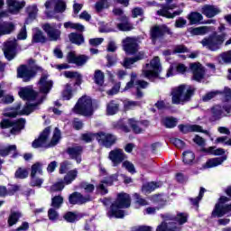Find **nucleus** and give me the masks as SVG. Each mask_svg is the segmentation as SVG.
I'll return each instance as SVG.
<instances>
[{"label":"nucleus","mask_w":231,"mask_h":231,"mask_svg":"<svg viewBox=\"0 0 231 231\" xmlns=\"http://www.w3.org/2000/svg\"><path fill=\"white\" fill-rule=\"evenodd\" d=\"M20 98L23 100H28V102H32L36 100L35 104L27 103L25 106L21 110V105H17L14 108H10L5 110L4 116H9L11 118H15L17 115H30L32 111L39 109V104H41V97L37 92L33 91L32 87L22 88L18 92Z\"/></svg>","instance_id":"f257e3e1"},{"label":"nucleus","mask_w":231,"mask_h":231,"mask_svg":"<svg viewBox=\"0 0 231 231\" xmlns=\"http://www.w3.org/2000/svg\"><path fill=\"white\" fill-rule=\"evenodd\" d=\"M51 131V129L50 127L42 131L39 138L32 142V145L33 149H39V147H55V145L60 142V130H59V128H55L51 142L48 140Z\"/></svg>","instance_id":"f03ea898"},{"label":"nucleus","mask_w":231,"mask_h":231,"mask_svg":"<svg viewBox=\"0 0 231 231\" xmlns=\"http://www.w3.org/2000/svg\"><path fill=\"white\" fill-rule=\"evenodd\" d=\"M131 207V197L126 193H120L117 199L111 206L110 210L107 212L108 217H124V211L121 208H129Z\"/></svg>","instance_id":"7ed1b4c3"},{"label":"nucleus","mask_w":231,"mask_h":231,"mask_svg":"<svg viewBox=\"0 0 231 231\" xmlns=\"http://www.w3.org/2000/svg\"><path fill=\"white\" fill-rule=\"evenodd\" d=\"M187 217L186 213H179L176 217L172 215H167L164 218V222L157 226L156 231H180V227L176 226V223L183 225L187 223Z\"/></svg>","instance_id":"20e7f679"},{"label":"nucleus","mask_w":231,"mask_h":231,"mask_svg":"<svg viewBox=\"0 0 231 231\" xmlns=\"http://www.w3.org/2000/svg\"><path fill=\"white\" fill-rule=\"evenodd\" d=\"M192 95H194L192 88L180 85L171 89V102L176 105L186 104L190 100Z\"/></svg>","instance_id":"39448f33"},{"label":"nucleus","mask_w":231,"mask_h":231,"mask_svg":"<svg viewBox=\"0 0 231 231\" xmlns=\"http://www.w3.org/2000/svg\"><path fill=\"white\" fill-rule=\"evenodd\" d=\"M37 71H42V69L35 65V60H29V65H22L17 69L19 79H23V82H29L37 74Z\"/></svg>","instance_id":"423d86ee"},{"label":"nucleus","mask_w":231,"mask_h":231,"mask_svg":"<svg viewBox=\"0 0 231 231\" xmlns=\"http://www.w3.org/2000/svg\"><path fill=\"white\" fill-rule=\"evenodd\" d=\"M74 113L83 116H91L93 115V101L88 96L81 97L73 108Z\"/></svg>","instance_id":"0eeeda50"},{"label":"nucleus","mask_w":231,"mask_h":231,"mask_svg":"<svg viewBox=\"0 0 231 231\" xmlns=\"http://www.w3.org/2000/svg\"><path fill=\"white\" fill-rule=\"evenodd\" d=\"M160 73H162V63H160L159 57H154L150 63H147L143 68V76H144L145 79H149V80L158 79Z\"/></svg>","instance_id":"6e6552de"},{"label":"nucleus","mask_w":231,"mask_h":231,"mask_svg":"<svg viewBox=\"0 0 231 231\" xmlns=\"http://www.w3.org/2000/svg\"><path fill=\"white\" fill-rule=\"evenodd\" d=\"M225 42V35L213 34L201 41L202 46L210 50V51H217Z\"/></svg>","instance_id":"1a4fd4ad"},{"label":"nucleus","mask_w":231,"mask_h":231,"mask_svg":"<svg viewBox=\"0 0 231 231\" xmlns=\"http://www.w3.org/2000/svg\"><path fill=\"white\" fill-rule=\"evenodd\" d=\"M45 14L47 17H53V14H62L66 11L64 0H49L45 3Z\"/></svg>","instance_id":"9d476101"},{"label":"nucleus","mask_w":231,"mask_h":231,"mask_svg":"<svg viewBox=\"0 0 231 231\" xmlns=\"http://www.w3.org/2000/svg\"><path fill=\"white\" fill-rule=\"evenodd\" d=\"M229 201L227 197H220L219 202L216 204L215 208L212 212L213 217H223L225 214H229L231 216V204L224 205L223 203H226Z\"/></svg>","instance_id":"9b49d317"},{"label":"nucleus","mask_w":231,"mask_h":231,"mask_svg":"<svg viewBox=\"0 0 231 231\" xmlns=\"http://www.w3.org/2000/svg\"><path fill=\"white\" fill-rule=\"evenodd\" d=\"M61 23H45L42 25L44 32L51 41H59L60 39Z\"/></svg>","instance_id":"f8f14e48"},{"label":"nucleus","mask_w":231,"mask_h":231,"mask_svg":"<svg viewBox=\"0 0 231 231\" xmlns=\"http://www.w3.org/2000/svg\"><path fill=\"white\" fill-rule=\"evenodd\" d=\"M25 124H26V120H24V119H19L15 123H13L12 121H10L8 119H4L0 123V127L2 129H6L8 127H13L11 129V134H17V133H19L21 131V129H24Z\"/></svg>","instance_id":"ddd939ff"},{"label":"nucleus","mask_w":231,"mask_h":231,"mask_svg":"<svg viewBox=\"0 0 231 231\" xmlns=\"http://www.w3.org/2000/svg\"><path fill=\"white\" fill-rule=\"evenodd\" d=\"M96 136L98 143L104 147L109 148L116 143V136L113 134L99 132Z\"/></svg>","instance_id":"4468645a"},{"label":"nucleus","mask_w":231,"mask_h":231,"mask_svg":"<svg viewBox=\"0 0 231 231\" xmlns=\"http://www.w3.org/2000/svg\"><path fill=\"white\" fill-rule=\"evenodd\" d=\"M15 48H17V40L10 39L4 43L3 51L7 60H13L15 57Z\"/></svg>","instance_id":"2eb2a0df"},{"label":"nucleus","mask_w":231,"mask_h":231,"mask_svg":"<svg viewBox=\"0 0 231 231\" xmlns=\"http://www.w3.org/2000/svg\"><path fill=\"white\" fill-rule=\"evenodd\" d=\"M2 17H8V11L0 13V23H3V19H1ZM13 32H15V23L5 22L0 25V35H10Z\"/></svg>","instance_id":"dca6fc26"},{"label":"nucleus","mask_w":231,"mask_h":231,"mask_svg":"<svg viewBox=\"0 0 231 231\" xmlns=\"http://www.w3.org/2000/svg\"><path fill=\"white\" fill-rule=\"evenodd\" d=\"M89 60L88 56L78 55L75 51H69L67 54V61L69 64H75L76 66H84Z\"/></svg>","instance_id":"f3484780"},{"label":"nucleus","mask_w":231,"mask_h":231,"mask_svg":"<svg viewBox=\"0 0 231 231\" xmlns=\"http://www.w3.org/2000/svg\"><path fill=\"white\" fill-rule=\"evenodd\" d=\"M109 160L112 162L114 167L120 165L124 160L127 159V155L124 153V150L116 148L109 152Z\"/></svg>","instance_id":"a211bd4d"},{"label":"nucleus","mask_w":231,"mask_h":231,"mask_svg":"<svg viewBox=\"0 0 231 231\" xmlns=\"http://www.w3.org/2000/svg\"><path fill=\"white\" fill-rule=\"evenodd\" d=\"M40 93L42 95H48L50 91H51V88H53V81L48 79V73L44 72L41 79L38 83Z\"/></svg>","instance_id":"6ab92c4d"},{"label":"nucleus","mask_w":231,"mask_h":231,"mask_svg":"<svg viewBox=\"0 0 231 231\" xmlns=\"http://www.w3.org/2000/svg\"><path fill=\"white\" fill-rule=\"evenodd\" d=\"M123 48L125 53L133 55L138 51V42L134 38L127 37L123 40Z\"/></svg>","instance_id":"aec40b11"},{"label":"nucleus","mask_w":231,"mask_h":231,"mask_svg":"<svg viewBox=\"0 0 231 231\" xmlns=\"http://www.w3.org/2000/svg\"><path fill=\"white\" fill-rule=\"evenodd\" d=\"M189 69L193 73V80L201 82L205 79V68L200 63H190Z\"/></svg>","instance_id":"412c9836"},{"label":"nucleus","mask_w":231,"mask_h":231,"mask_svg":"<svg viewBox=\"0 0 231 231\" xmlns=\"http://www.w3.org/2000/svg\"><path fill=\"white\" fill-rule=\"evenodd\" d=\"M162 9L157 11V15H161L162 17H166V19H174L177 15L181 14V11H175L171 13L169 10H174L176 8V5H170L167 6L159 5Z\"/></svg>","instance_id":"4be33fe9"},{"label":"nucleus","mask_w":231,"mask_h":231,"mask_svg":"<svg viewBox=\"0 0 231 231\" xmlns=\"http://www.w3.org/2000/svg\"><path fill=\"white\" fill-rule=\"evenodd\" d=\"M179 129L181 133H203L207 136H210V131L203 130V128L198 125H180Z\"/></svg>","instance_id":"5701e85b"},{"label":"nucleus","mask_w":231,"mask_h":231,"mask_svg":"<svg viewBox=\"0 0 231 231\" xmlns=\"http://www.w3.org/2000/svg\"><path fill=\"white\" fill-rule=\"evenodd\" d=\"M8 12L13 14V15L17 14L18 12L24 8L26 2L19 0H7Z\"/></svg>","instance_id":"b1692460"},{"label":"nucleus","mask_w":231,"mask_h":231,"mask_svg":"<svg viewBox=\"0 0 231 231\" xmlns=\"http://www.w3.org/2000/svg\"><path fill=\"white\" fill-rule=\"evenodd\" d=\"M69 201L71 205H82L91 201V198L89 196L84 197L79 192H74L69 197Z\"/></svg>","instance_id":"393cba45"},{"label":"nucleus","mask_w":231,"mask_h":231,"mask_svg":"<svg viewBox=\"0 0 231 231\" xmlns=\"http://www.w3.org/2000/svg\"><path fill=\"white\" fill-rule=\"evenodd\" d=\"M163 33H171V29H169V27L166 25L153 27L151 32L153 42L156 41V39H160Z\"/></svg>","instance_id":"a878e982"},{"label":"nucleus","mask_w":231,"mask_h":231,"mask_svg":"<svg viewBox=\"0 0 231 231\" xmlns=\"http://www.w3.org/2000/svg\"><path fill=\"white\" fill-rule=\"evenodd\" d=\"M128 124L129 125H131L133 131L135 132L136 134H140V133L143 131V127H142L143 125H145V126L149 125V122L147 121L140 122V121H136V119L134 118L129 119Z\"/></svg>","instance_id":"bb28decb"},{"label":"nucleus","mask_w":231,"mask_h":231,"mask_svg":"<svg viewBox=\"0 0 231 231\" xmlns=\"http://www.w3.org/2000/svg\"><path fill=\"white\" fill-rule=\"evenodd\" d=\"M175 69L176 70L174 69V66L171 65L167 70L166 77H174L176 73H180L183 75V73L187 71V66H185L183 63H179Z\"/></svg>","instance_id":"cd10ccee"},{"label":"nucleus","mask_w":231,"mask_h":231,"mask_svg":"<svg viewBox=\"0 0 231 231\" xmlns=\"http://www.w3.org/2000/svg\"><path fill=\"white\" fill-rule=\"evenodd\" d=\"M202 14L206 15V17H215L217 14H221V9L215 5H204L202 7Z\"/></svg>","instance_id":"c85d7f7f"},{"label":"nucleus","mask_w":231,"mask_h":231,"mask_svg":"<svg viewBox=\"0 0 231 231\" xmlns=\"http://www.w3.org/2000/svg\"><path fill=\"white\" fill-rule=\"evenodd\" d=\"M68 154L72 158V160H76L77 163H80L82 162V159L80 158V154H82V147H70L68 149Z\"/></svg>","instance_id":"c756f323"},{"label":"nucleus","mask_w":231,"mask_h":231,"mask_svg":"<svg viewBox=\"0 0 231 231\" xmlns=\"http://www.w3.org/2000/svg\"><path fill=\"white\" fill-rule=\"evenodd\" d=\"M226 160V157H225V156L209 159L206 162L204 169H212V167H217V166L221 165V163H223V162H225Z\"/></svg>","instance_id":"7c9ffc66"},{"label":"nucleus","mask_w":231,"mask_h":231,"mask_svg":"<svg viewBox=\"0 0 231 231\" xmlns=\"http://www.w3.org/2000/svg\"><path fill=\"white\" fill-rule=\"evenodd\" d=\"M143 57H144L143 52H140L134 58H125L124 60V67L127 68L129 69L133 68V64H134V62H138V60H142V59H143Z\"/></svg>","instance_id":"2f4dec72"},{"label":"nucleus","mask_w":231,"mask_h":231,"mask_svg":"<svg viewBox=\"0 0 231 231\" xmlns=\"http://www.w3.org/2000/svg\"><path fill=\"white\" fill-rule=\"evenodd\" d=\"M79 175V171L77 170H71L68 171V173L64 177V183L65 185H70V183H73L75 180H77V176Z\"/></svg>","instance_id":"473e14b6"},{"label":"nucleus","mask_w":231,"mask_h":231,"mask_svg":"<svg viewBox=\"0 0 231 231\" xmlns=\"http://www.w3.org/2000/svg\"><path fill=\"white\" fill-rule=\"evenodd\" d=\"M23 215L19 211H11V214L9 215L7 223L9 226H14V225H17V222L19 221V218Z\"/></svg>","instance_id":"72a5a7b5"},{"label":"nucleus","mask_w":231,"mask_h":231,"mask_svg":"<svg viewBox=\"0 0 231 231\" xmlns=\"http://www.w3.org/2000/svg\"><path fill=\"white\" fill-rule=\"evenodd\" d=\"M189 33H191V35H205L210 32V29L207 26H202V27L189 28Z\"/></svg>","instance_id":"f704fd0d"},{"label":"nucleus","mask_w":231,"mask_h":231,"mask_svg":"<svg viewBox=\"0 0 231 231\" xmlns=\"http://www.w3.org/2000/svg\"><path fill=\"white\" fill-rule=\"evenodd\" d=\"M117 28L121 32H131L133 30V25L127 21L125 16H123V22L117 23Z\"/></svg>","instance_id":"c9c22d12"},{"label":"nucleus","mask_w":231,"mask_h":231,"mask_svg":"<svg viewBox=\"0 0 231 231\" xmlns=\"http://www.w3.org/2000/svg\"><path fill=\"white\" fill-rule=\"evenodd\" d=\"M69 39L70 42H72L73 44H77L78 46H80V44H83L84 42V36H82V34H79L75 32H71L69 35Z\"/></svg>","instance_id":"e433bc0d"},{"label":"nucleus","mask_w":231,"mask_h":231,"mask_svg":"<svg viewBox=\"0 0 231 231\" xmlns=\"http://www.w3.org/2000/svg\"><path fill=\"white\" fill-rule=\"evenodd\" d=\"M46 37L42 34V31L34 29L32 35V42H45Z\"/></svg>","instance_id":"4c0bfd02"},{"label":"nucleus","mask_w":231,"mask_h":231,"mask_svg":"<svg viewBox=\"0 0 231 231\" xmlns=\"http://www.w3.org/2000/svg\"><path fill=\"white\" fill-rule=\"evenodd\" d=\"M217 60L220 64H230L231 63V51L223 52L217 57Z\"/></svg>","instance_id":"58836bf2"},{"label":"nucleus","mask_w":231,"mask_h":231,"mask_svg":"<svg viewBox=\"0 0 231 231\" xmlns=\"http://www.w3.org/2000/svg\"><path fill=\"white\" fill-rule=\"evenodd\" d=\"M104 72L100 69L95 70L94 73V82L97 84V86H104Z\"/></svg>","instance_id":"ea45409f"},{"label":"nucleus","mask_w":231,"mask_h":231,"mask_svg":"<svg viewBox=\"0 0 231 231\" xmlns=\"http://www.w3.org/2000/svg\"><path fill=\"white\" fill-rule=\"evenodd\" d=\"M107 185H113V180L111 179L102 180L101 183L97 186V190L100 194H107Z\"/></svg>","instance_id":"a19ab883"},{"label":"nucleus","mask_w":231,"mask_h":231,"mask_svg":"<svg viewBox=\"0 0 231 231\" xmlns=\"http://www.w3.org/2000/svg\"><path fill=\"white\" fill-rule=\"evenodd\" d=\"M63 26H64V28H66V30L70 28L71 30H77L78 32H84V25H82L80 23L66 22L63 23Z\"/></svg>","instance_id":"79ce46f5"},{"label":"nucleus","mask_w":231,"mask_h":231,"mask_svg":"<svg viewBox=\"0 0 231 231\" xmlns=\"http://www.w3.org/2000/svg\"><path fill=\"white\" fill-rule=\"evenodd\" d=\"M118 105L115 101H111L106 106V115L113 116L118 113Z\"/></svg>","instance_id":"37998d69"},{"label":"nucleus","mask_w":231,"mask_h":231,"mask_svg":"<svg viewBox=\"0 0 231 231\" xmlns=\"http://www.w3.org/2000/svg\"><path fill=\"white\" fill-rule=\"evenodd\" d=\"M64 77H66V79H76L77 84H80V82H82V75H80L79 72L65 71Z\"/></svg>","instance_id":"c03bdc74"},{"label":"nucleus","mask_w":231,"mask_h":231,"mask_svg":"<svg viewBox=\"0 0 231 231\" xmlns=\"http://www.w3.org/2000/svg\"><path fill=\"white\" fill-rule=\"evenodd\" d=\"M188 19L190 24H198V23L203 19V15L199 13H191L188 15Z\"/></svg>","instance_id":"a18cd8bd"},{"label":"nucleus","mask_w":231,"mask_h":231,"mask_svg":"<svg viewBox=\"0 0 231 231\" xmlns=\"http://www.w3.org/2000/svg\"><path fill=\"white\" fill-rule=\"evenodd\" d=\"M195 158L196 156L194 155V152H192L191 151H186L183 152V162L187 165H190V163L194 162Z\"/></svg>","instance_id":"49530a36"},{"label":"nucleus","mask_w":231,"mask_h":231,"mask_svg":"<svg viewBox=\"0 0 231 231\" xmlns=\"http://www.w3.org/2000/svg\"><path fill=\"white\" fill-rule=\"evenodd\" d=\"M162 124L163 125H165V127L168 128H172V127H176V125L178 124V120H176V118L174 117H164L162 119Z\"/></svg>","instance_id":"de8ad7c7"},{"label":"nucleus","mask_w":231,"mask_h":231,"mask_svg":"<svg viewBox=\"0 0 231 231\" xmlns=\"http://www.w3.org/2000/svg\"><path fill=\"white\" fill-rule=\"evenodd\" d=\"M42 175V164L40 162L34 163L31 168V176Z\"/></svg>","instance_id":"09e8293b"},{"label":"nucleus","mask_w":231,"mask_h":231,"mask_svg":"<svg viewBox=\"0 0 231 231\" xmlns=\"http://www.w3.org/2000/svg\"><path fill=\"white\" fill-rule=\"evenodd\" d=\"M38 13L39 9L37 8L36 5H29L27 7V14L29 15V19H35Z\"/></svg>","instance_id":"8fccbe9b"},{"label":"nucleus","mask_w":231,"mask_h":231,"mask_svg":"<svg viewBox=\"0 0 231 231\" xmlns=\"http://www.w3.org/2000/svg\"><path fill=\"white\" fill-rule=\"evenodd\" d=\"M42 183H44V180L37 177V175L31 176V187H38L41 189Z\"/></svg>","instance_id":"3c124183"},{"label":"nucleus","mask_w":231,"mask_h":231,"mask_svg":"<svg viewBox=\"0 0 231 231\" xmlns=\"http://www.w3.org/2000/svg\"><path fill=\"white\" fill-rule=\"evenodd\" d=\"M62 203H64V198L62 196H56L51 199V207L54 208H60Z\"/></svg>","instance_id":"603ef678"},{"label":"nucleus","mask_w":231,"mask_h":231,"mask_svg":"<svg viewBox=\"0 0 231 231\" xmlns=\"http://www.w3.org/2000/svg\"><path fill=\"white\" fill-rule=\"evenodd\" d=\"M17 151V146L15 145H10L7 148H4L0 151L1 156H8L10 152H13V154H15V152Z\"/></svg>","instance_id":"864d4df0"},{"label":"nucleus","mask_w":231,"mask_h":231,"mask_svg":"<svg viewBox=\"0 0 231 231\" xmlns=\"http://www.w3.org/2000/svg\"><path fill=\"white\" fill-rule=\"evenodd\" d=\"M14 176L20 180H24L25 178H28V170H26V168H19L15 171Z\"/></svg>","instance_id":"5fc2aeb1"},{"label":"nucleus","mask_w":231,"mask_h":231,"mask_svg":"<svg viewBox=\"0 0 231 231\" xmlns=\"http://www.w3.org/2000/svg\"><path fill=\"white\" fill-rule=\"evenodd\" d=\"M212 113L215 120H219V118H221V116H223V108L221 107V106H215L212 108Z\"/></svg>","instance_id":"6e6d98bb"},{"label":"nucleus","mask_w":231,"mask_h":231,"mask_svg":"<svg viewBox=\"0 0 231 231\" xmlns=\"http://www.w3.org/2000/svg\"><path fill=\"white\" fill-rule=\"evenodd\" d=\"M155 189H158L156 182H148L143 186V192H152Z\"/></svg>","instance_id":"4d7b16f0"},{"label":"nucleus","mask_w":231,"mask_h":231,"mask_svg":"<svg viewBox=\"0 0 231 231\" xmlns=\"http://www.w3.org/2000/svg\"><path fill=\"white\" fill-rule=\"evenodd\" d=\"M95 138L97 140V134L87 133L81 135V140H83V142H86V143H89V142H93Z\"/></svg>","instance_id":"13d9d810"},{"label":"nucleus","mask_w":231,"mask_h":231,"mask_svg":"<svg viewBox=\"0 0 231 231\" xmlns=\"http://www.w3.org/2000/svg\"><path fill=\"white\" fill-rule=\"evenodd\" d=\"M64 185H66V183L64 182V180H60V181L54 183L51 186V190L52 192H58L59 190H62L64 189Z\"/></svg>","instance_id":"bf43d9fd"},{"label":"nucleus","mask_w":231,"mask_h":231,"mask_svg":"<svg viewBox=\"0 0 231 231\" xmlns=\"http://www.w3.org/2000/svg\"><path fill=\"white\" fill-rule=\"evenodd\" d=\"M208 152L209 154H213L214 156H221V154H225V150L223 148L209 147L208 149Z\"/></svg>","instance_id":"052dcab7"},{"label":"nucleus","mask_w":231,"mask_h":231,"mask_svg":"<svg viewBox=\"0 0 231 231\" xmlns=\"http://www.w3.org/2000/svg\"><path fill=\"white\" fill-rule=\"evenodd\" d=\"M62 97L64 98V100H69V98H71V97H73V94L71 93V85L67 84L66 88L63 91Z\"/></svg>","instance_id":"680f3d73"},{"label":"nucleus","mask_w":231,"mask_h":231,"mask_svg":"<svg viewBox=\"0 0 231 231\" xmlns=\"http://www.w3.org/2000/svg\"><path fill=\"white\" fill-rule=\"evenodd\" d=\"M123 167L128 171V172H131V174H134L136 172V170L134 169V164L131 162L125 161L123 162Z\"/></svg>","instance_id":"e2e57ef3"},{"label":"nucleus","mask_w":231,"mask_h":231,"mask_svg":"<svg viewBox=\"0 0 231 231\" xmlns=\"http://www.w3.org/2000/svg\"><path fill=\"white\" fill-rule=\"evenodd\" d=\"M64 219H66L68 223H73L74 221H77V219H79V216H77V214L73 212H68L64 216Z\"/></svg>","instance_id":"0e129e2a"},{"label":"nucleus","mask_w":231,"mask_h":231,"mask_svg":"<svg viewBox=\"0 0 231 231\" xmlns=\"http://www.w3.org/2000/svg\"><path fill=\"white\" fill-rule=\"evenodd\" d=\"M48 217L51 221H57V219H59V213L55 208H50L48 211Z\"/></svg>","instance_id":"69168bd1"},{"label":"nucleus","mask_w":231,"mask_h":231,"mask_svg":"<svg viewBox=\"0 0 231 231\" xmlns=\"http://www.w3.org/2000/svg\"><path fill=\"white\" fill-rule=\"evenodd\" d=\"M215 143H224V145H231V139L226 136L218 137L216 139Z\"/></svg>","instance_id":"338daca9"},{"label":"nucleus","mask_w":231,"mask_h":231,"mask_svg":"<svg viewBox=\"0 0 231 231\" xmlns=\"http://www.w3.org/2000/svg\"><path fill=\"white\" fill-rule=\"evenodd\" d=\"M132 231H152L151 226H137L132 228Z\"/></svg>","instance_id":"774afa93"}]
</instances>
